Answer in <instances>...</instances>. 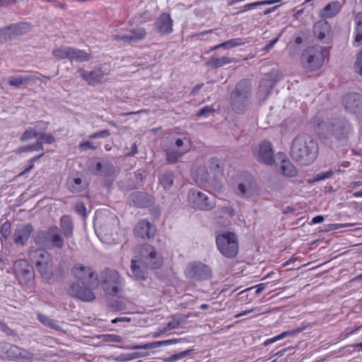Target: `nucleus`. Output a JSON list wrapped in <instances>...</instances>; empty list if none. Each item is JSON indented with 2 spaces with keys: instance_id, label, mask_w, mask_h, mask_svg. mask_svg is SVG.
<instances>
[{
  "instance_id": "69168bd1",
  "label": "nucleus",
  "mask_w": 362,
  "mask_h": 362,
  "mask_svg": "<svg viewBox=\"0 0 362 362\" xmlns=\"http://www.w3.org/2000/svg\"><path fill=\"white\" fill-rule=\"evenodd\" d=\"M126 151L124 152V155L127 156H133L137 153V146L136 143L132 144L131 147V151H127L128 148H125Z\"/></svg>"
},
{
  "instance_id": "423d86ee",
  "label": "nucleus",
  "mask_w": 362,
  "mask_h": 362,
  "mask_svg": "<svg viewBox=\"0 0 362 362\" xmlns=\"http://www.w3.org/2000/svg\"><path fill=\"white\" fill-rule=\"evenodd\" d=\"M35 243L47 249L54 247L62 249L64 244L61 230L56 226L49 227L47 230L37 232Z\"/></svg>"
},
{
  "instance_id": "e2e57ef3",
  "label": "nucleus",
  "mask_w": 362,
  "mask_h": 362,
  "mask_svg": "<svg viewBox=\"0 0 362 362\" xmlns=\"http://www.w3.org/2000/svg\"><path fill=\"white\" fill-rule=\"evenodd\" d=\"M79 146L81 148H82L83 150H87V149L95 150V149H96V146H95L91 142H90L88 141L81 142L79 144Z\"/></svg>"
},
{
  "instance_id": "7ed1b4c3",
  "label": "nucleus",
  "mask_w": 362,
  "mask_h": 362,
  "mask_svg": "<svg viewBox=\"0 0 362 362\" xmlns=\"http://www.w3.org/2000/svg\"><path fill=\"white\" fill-rule=\"evenodd\" d=\"M252 86L247 79L240 81L230 95L231 110L236 114H244L251 105Z\"/></svg>"
},
{
  "instance_id": "f8f14e48",
  "label": "nucleus",
  "mask_w": 362,
  "mask_h": 362,
  "mask_svg": "<svg viewBox=\"0 0 362 362\" xmlns=\"http://www.w3.org/2000/svg\"><path fill=\"white\" fill-rule=\"evenodd\" d=\"M188 199L190 204L194 209L209 211L216 205L214 198L197 189H191L188 194Z\"/></svg>"
},
{
  "instance_id": "393cba45",
  "label": "nucleus",
  "mask_w": 362,
  "mask_h": 362,
  "mask_svg": "<svg viewBox=\"0 0 362 362\" xmlns=\"http://www.w3.org/2000/svg\"><path fill=\"white\" fill-rule=\"evenodd\" d=\"M341 8V4L339 1H334L326 5L320 12V16L322 18H330L337 16Z\"/></svg>"
},
{
  "instance_id": "a19ab883",
  "label": "nucleus",
  "mask_w": 362,
  "mask_h": 362,
  "mask_svg": "<svg viewBox=\"0 0 362 362\" xmlns=\"http://www.w3.org/2000/svg\"><path fill=\"white\" fill-rule=\"evenodd\" d=\"M11 224L9 221L4 223L0 228V241L4 244V241L6 240L11 233Z\"/></svg>"
},
{
  "instance_id": "a211bd4d",
  "label": "nucleus",
  "mask_w": 362,
  "mask_h": 362,
  "mask_svg": "<svg viewBox=\"0 0 362 362\" xmlns=\"http://www.w3.org/2000/svg\"><path fill=\"white\" fill-rule=\"evenodd\" d=\"M343 105L346 110L354 114L362 113V95L349 93L343 98Z\"/></svg>"
},
{
  "instance_id": "4be33fe9",
  "label": "nucleus",
  "mask_w": 362,
  "mask_h": 362,
  "mask_svg": "<svg viewBox=\"0 0 362 362\" xmlns=\"http://www.w3.org/2000/svg\"><path fill=\"white\" fill-rule=\"evenodd\" d=\"M154 25L161 35H169L173 32V20L168 13H162L155 21Z\"/></svg>"
},
{
  "instance_id": "3c124183",
  "label": "nucleus",
  "mask_w": 362,
  "mask_h": 362,
  "mask_svg": "<svg viewBox=\"0 0 362 362\" xmlns=\"http://www.w3.org/2000/svg\"><path fill=\"white\" fill-rule=\"evenodd\" d=\"M38 139H39V141L42 142V144L45 143V144H51L55 141L54 137L51 134H45L40 132Z\"/></svg>"
},
{
  "instance_id": "2eb2a0df",
  "label": "nucleus",
  "mask_w": 362,
  "mask_h": 362,
  "mask_svg": "<svg viewBox=\"0 0 362 362\" xmlns=\"http://www.w3.org/2000/svg\"><path fill=\"white\" fill-rule=\"evenodd\" d=\"M253 154L257 160L266 165H272L274 162L273 147L269 141H262L253 149Z\"/></svg>"
},
{
  "instance_id": "0eeeda50",
  "label": "nucleus",
  "mask_w": 362,
  "mask_h": 362,
  "mask_svg": "<svg viewBox=\"0 0 362 362\" xmlns=\"http://www.w3.org/2000/svg\"><path fill=\"white\" fill-rule=\"evenodd\" d=\"M101 286L105 293L111 296H119L124 279L115 269L105 268L100 274Z\"/></svg>"
},
{
  "instance_id": "13d9d810",
  "label": "nucleus",
  "mask_w": 362,
  "mask_h": 362,
  "mask_svg": "<svg viewBox=\"0 0 362 362\" xmlns=\"http://www.w3.org/2000/svg\"><path fill=\"white\" fill-rule=\"evenodd\" d=\"M354 69L356 72L362 76V51L356 57Z\"/></svg>"
},
{
  "instance_id": "6ab92c4d",
  "label": "nucleus",
  "mask_w": 362,
  "mask_h": 362,
  "mask_svg": "<svg viewBox=\"0 0 362 362\" xmlns=\"http://www.w3.org/2000/svg\"><path fill=\"white\" fill-rule=\"evenodd\" d=\"M34 231V228L30 224H25L15 229L12 239L14 243L18 246H24L27 244L31 234Z\"/></svg>"
},
{
  "instance_id": "79ce46f5",
  "label": "nucleus",
  "mask_w": 362,
  "mask_h": 362,
  "mask_svg": "<svg viewBox=\"0 0 362 362\" xmlns=\"http://www.w3.org/2000/svg\"><path fill=\"white\" fill-rule=\"evenodd\" d=\"M362 14L359 13L356 17V28L355 42L360 43L362 40Z\"/></svg>"
},
{
  "instance_id": "cd10ccee",
  "label": "nucleus",
  "mask_w": 362,
  "mask_h": 362,
  "mask_svg": "<svg viewBox=\"0 0 362 362\" xmlns=\"http://www.w3.org/2000/svg\"><path fill=\"white\" fill-rule=\"evenodd\" d=\"M162 345H169V340H163V341H157L153 342L147 343L145 344H140V345H133V346H122V349H129V350H138V349H144V350H148L151 349H155L157 347H159Z\"/></svg>"
},
{
  "instance_id": "473e14b6",
  "label": "nucleus",
  "mask_w": 362,
  "mask_h": 362,
  "mask_svg": "<svg viewBox=\"0 0 362 362\" xmlns=\"http://www.w3.org/2000/svg\"><path fill=\"white\" fill-rule=\"evenodd\" d=\"M67 186L73 193L80 192L86 188V184L79 177L69 178L67 180Z\"/></svg>"
},
{
  "instance_id": "f257e3e1",
  "label": "nucleus",
  "mask_w": 362,
  "mask_h": 362,
  "mask_svg": "<svg viewBox=\"0 0 362 362\" xmlns=\"http://www.w3.org/2000/svg\"><path fill=\"white\" fill-rule=\"evenodd\" d=\"M315 132L324 139H334L339 141H346L352 131L351 124L344 118H332L325 121L319 116L312 119Z\"/></svg>"
},
{
  "instance_id": "72a5a7b5",
  "label": "nucleus",
  "mask_w": 362,
  "mask_h": 362,
  "mask_svg": "<svg viewBox=\"0 0 362 362\" xmlns=\"http://www.w3.org/2000/svg\"><path fill=\"white\" fill-rule=\"evenodd\" d=\"M208 167L211 173L216 176L221 175L223 173V166L221 160L216 157H212L209 160Z\"/></svg>"
},
{
  "instance_id": "49530a36",
  "label": "nucleus",
  "mask_w": 362,
  "mask_h": 362,
  "mask_svg": "<svg viewBox=\"0 0 362 362\" xmlns=\"http://www.w3.org/2000/svg\"><path fill=\"white\" fill-rule=\"evenodd\" d=\"M11 33V31L9 30L8 26L0 29V45L13 39Z\"/></svg>"
},
{
  "instance_id": "37998d69",
  "label": "nucleus",
  "mask_w": 362,
  "mask_h": 362,
  "mask_svg": "<svg viewBox=\"0 0 362 362\" xmlns=\"http://www.w3.org/2000/svg\"><path fill=\"white\" fill-rule=\"evenodd\" d=\"M160 182L165 189H169L173 184V174L170 172L163 173Z\"/></svg>"
},
{
  "instance_id": "f3484780",
  "label": "nucleus",
  "mask_w": 362,
  "mask_h": 362,
  "mask_svg": "<svg viewBox=\"0 0 362 362\" xmlns=\"http://www.w3.org/2000/svg\"><path fill=\"white\" fill-rule=\"evenodd\" d=\"M67 292L71 297L84 302H90L95 299V295L92 290L83 287L77 282H71Z\"/></svg>"
},
{
  "instance_id": "bf43d9fd",
  "label": "nucleus",
  "mask_w": 362,
  "mask_h": 362,
  "mask_svg": "<svg viewBox=\"0 0 362 362\" xmlns=\"http://www.w3.org/2000/svg\"><path fill=\"white\" fill-rule=\"evenodd\" d=\"M110 134V133L109 130L104 129V130L95 132V133L90 135L89 139H97L99 137L105 138V137L108 136Z\"/></svg>"
},
{
  "instance_id": "603ef678",
  "label": "nucleus",
  "mask_w": 362,
  "mask_h": 362,
  "mask_svg": "<svg viewBox=\"0 0 362 362\" xmlns=\"http://www.w3.org/2000/svg\"><path fill=\"white\" fill-rule=\"evenodd\" d=\"M21 348L17 346H11L7 351L8 357L13 359H18Z\"/></svg>"
},
{
  "instance_id": "4c0bfd02",
  "label": "nucleus",
  "mask_w": 362,
  "mask_h": 362,
  "mask_svg": "<svg viewBox=\"0 0 362 362\" xmlns=\"http://www.w3.org/2000/svg\"><path fill=\"white\" fill-rule=\"evenodd\" d=\"M42 142L40 141H37L36 143L30 144L28 146H23L19 147L16 152L18 153H21L23 152H29V151H37L40 150H43Z\"/></svg>"
},
{
  "instance_id": "9b49d317",
  "label": "nucleus",
  "mask_w": 362,
  "mask_h": 362,
  "mask_svg": "<svg viewBox=\"0 0 362 362\" xmlns=\"http://www.w3.org/2000/svg\"><path fill=\"white\" fill-rule=\"evenodd\" d=\"M71 273L75 279L83 284L98 286V275L91 267L82 264H76L71 269Z\"/></svg>"
},
{
  "instance_id": "338daca9",
  "label": "nucleus",
  "mask_w": 362,
  "mask_h": 362,
  "mask_svg": "<svg viewBox=\"0 0 362 362\" xmlns=\"http://www.w3.org/2000/svg\"><path fill=\"white\" fill-rule=\"evenodd\" d=\"M130 33L124 35H114L113 38L116 40H123L124 42H132V38H130Z\"/></svg>"
},
{
  "instance_id": "58836bf2",
  "label": "nucleus",
  "mask_w": 362,
  "mask_h": 362,
  "mask_svg": "<svg viewBox=\"0 0 362 362\" xmlns=\"http://www.w3.org/2000/svg\"><path fill=\"white\" fill-rule=\"evenodd\" d=\"M132 42H138L144 39L146 35V31L144 28H136L129 32Z\"/></svg>"
},
{
  "instance_id": "aec40b11",
  "label": "nucleus",
  "mask_w": 362,
  "mask_h": 362,
  "mask_svg": "<svg viewBox=\"0 0 362 362\" xmlns=\"http://www.w3.org/2000/svg\"><path fill=\"white\" fill-rule=\"evenodd\" d=\"M156 232V227L146 220L139 221L134 228V235L141 239L153 238Z\"/></svg>"
},
{
  "instance_id": "0e129e2a",
  "label": "nucleus",
  "mask_w": 362,
  "mask_h": 362,
  "mask_svg": "<svg viewBox=\"0 0 362 362\" xmlns=\"http://www.w3.org/2000/svg\"><path fill=\"white\" fill-rule=\"evenodd\" d=\"M179 326H180V321L173 320L169 322L167 324L166 327H165L166 328V329L168 331H170V330L177 328Z\"/></svg>"
},
{
  "instance_id": "dca6fc26",
  "label": "nucleus",
  "mask_w": 362,
  "mask_h": 362,
  "mask_svg": "<svg viewBox=\"0 0 362 362\" xmlns=\"http://www.w3.org/2000/svg\"><path fill=\"white\" fill-rule=\"evenodd\" d=\"M15 274L21 284H27L34 277L33 267L25 259H18L14 262Z\"/></svg>"
},
{
  "instance_id": "774afa93",
  "label": "nucleus",
  "mask_w": 362,
  "mask_h": 362,
  "mask_svg": "<svg viewBox=\"0 0 362 362\" xmlns=\"http://www.w3.org/2000/svg\"><path fill=\"white\" fill-rule=\"evenodd\" d=\"M300 331V329H296V330H293V331L284 332L281 334H280L279 335L276 336V339H277V340L281 339L288 335H290V334H294L296 332H299Z\"/></svg>"
},
{
  "instance_id": "a18cd8bd",
  "label": "nucleus",
  "mask_w": 362,
  "mask_h": 362,
  "mask_svg": "<svg viewBox=\"0 0 362 362\" xmlns=\"http://www.w3.org/2000/svg\"><path fill=\"white\" fill-rule=\"evenodd\" d=\"M39 134H40V132H38L36 129L28 127V129H26V130L22 134L20 139L21 141L24 142L29 139H33L35 137H38Z\"/></svg>"
},
{
  "instance_id": "6e6d98bb",
  "label": "nucleus",
  "mask_w": 362,
  "mask_h": 362,
  "mask_svg": "<svg viewBox=\"0 0 362 362\" xmlns=\"http://www.w3.org/2000/svg\"><path fill=\"white\" fill-rule=\"evenodd\" d=\"M218 208L221 209L223 214H227L230 217L235 215V209L229 203H227L223 206H219Z\"/></svg>"
},
{
  "instance_id": "7c9ffc66",
  "label": "nucleus",
  "mask_w": 362,
  "mask_h": 362,
  "mask_svg": "<svg viewBox=\"0 0 362 362\" xmlns=\"http://www.w3.org/2000/svg\"><path fill=\"white\" fill-rule=\"evenodd\" d=\"M238 194L240 197H250L252 194L253 190V181L252 178L246 180L243 182L238 184Z\"/></svg>"
},
{
  "instance_id": "864d4df0",
  "label": "nucleus",
  "mask_w": 362,
  "mask_h": 362,
  "mask_svg": "<svg viewBox=\"0 0 362 362\" xmlns=\"http://www.w3.org/2000/svg\"><path fill=\"white\" fill-rule=\"evenodd\" d=\"M215 111L212 106H204L197 114V117H207Z\"/></svg>"
},
{
  "instance_id": "9d476101",
  "label": "nucleus",
  "mask_w": 362,
  "mask_h": 362,
  "mask_svg": "<svg viewBox=\"0 0 362 362\" xmlns=\"http://www.w3.org/2000/svg\"><path fill=\"white\" fill-rule=\"evenodd\" d=\"M139 259L144 262L150 269H158L163 264V259L155 247L149 244H144L139 247Z\"/></svg>"
},
{
  "instance_id": "052dcab7",
  "label": "nucleus",
  "mask_w": 362,
  "mask_h": 362,
  "mask_svg": "<svg viewBox=\"0 0 362 362\" xmlns=\"http://www.w3.org/2000/svg\"><path fill=\"white\" fill-rule=\"evenodd\" d=\"M75 210L77 213L79 214L86 216V208L83 203L82 202H77L75 204Z\"/></svg>"
},
{
  "instance_id": "09e8293b",
  "label": "nucleus",
  "mask_w": 362,
  "mask_h": 362,
  "mask_svg": "<svg viewBox=\"0 0 362 362\" xmlns=\"http://www.w3.org/2000/svg\"><path fill=\"white\" fill-rule=\"evenodd\" d=\"M191 351H192V350L189 349V350H186V351L180 352L178 354H173V355L166 358L165 359H164V361L166 362H172V361H177L182 358H184V357L188 356Z\"/></svg>"
},
{
  "instance_id": "680f3d73",
  "label": "nucleus",
  "mask_w": 362,
  "mask_h": 362,
  "mask_svg": "<svg viewBox=\"0 0 362 362\" xmlns=\"http://www.w3.org/2000/svg\"><path fill=\"white\" fill-rule=\"evenodd\" d=\"M44 153H41L40 155L37 156H35V157H33L32 158H30L29 160V163H30V165H29V167H28L27 168L25 169V170L23 172L21 173V175H23V174H25L28 172H30L34 167V162L37 161L40 158H41L42 156H43Z\"/></svg>"
},
{
  "instance_id": "20e7f679",
  "label": "nucleus",
  "mask_w": 362,
  "mask_h": 362,
  "mask_svg": "<svg viewBox=\"0 0 362 362\" xmlns=\"http://www.w3.org/2000/svg\"><path fill=\"white\" fill-rule=\"evenodd\" d=\"M28 257L45 279H49L52 277L53 260L48 252L42 249L31 247L28 252Z\"/></svg>"
},
{
  "instance_id": "c85d7f7f",
  "label": "nucleus",
  "mask_w": 362,
  "mask_h": 362,
  "mask_svg": "<svg viewBox=\"0 0 362 362\" xmlns=\"http://www.w3.org/2000/svg\"><path fill=\"white\" fill-rule=\"evenodd\" d=\"M60 227L66 238L73 235L74 225L72 219L67 215L62 216L60 219Z\"/></svg>"
},
{
  "instance_id": "2f4dec72",
  "label": "nucleus",
  "mask_w": 362,
  "mask_h": 362,
  "mask_svg": "<svg viewBox=\"0 0 362 362\" xmlns=\"http://www.w3.org/2000/svg\"><path fill=\"white\" fill-rule=\"evenodd\" d=\"M231 62L232 59L228 57H216L215 56H212L205 63V65L213 68H219Z\"/></svg>"
},
{
  "instance_id": "c9c22d12",
  "label": "nucleus",
  "mask_w": 362,
  "mask_h": 362,
  "mask_svg": "<svg viewBox=\"0 0 362 362\" xmlns=\"http://www.w3.org/2000/svg\"><path fill=\"white\" fill-rule=\"evenodd\" d=\"M281 170L284 175L289 177H295L297 175L296 168L289 160H282Z\"/></svg>"
},
{
  "instance_id": "1a4fd4ad",
  "label": "nucleus",
  "mask_w": 362,
  "mask_h": 362,
  "mask_svg": "<svg viewBox=\"0 0 362 362\" xmlns=\"http://www.w3.org/2000/svg\"><path fill=\"white\" fill-rule=\"evenodd\" d=\"M52 55L57 60L67 59L71 62L75 61L79 63L88 62L92 59L90 53L69 46H60L54 48L52 50Z\"/></svg>"
},
{
  "instance_id": "c756f323",
  "label": "nucleus",
  "mask_w": 362,
  "mask_h": 362,
  "mask_svg": "<svg viewBox=\"0 0 362 362\" xmlns=\"http://www.w3.org/2000/svg\"><path fill=\"white\" fill-rule=\"evenodd\" d=\"M9 30L11 31L12 37L25 34L31 29V25L29 23H19L16 24H11L8 25Z\"/></svg>"
},
{
  "instance_id": "c03bdc74",
  "label": "nucleus",
  "mask_w": 362,
  "mask_h": 362,
  "mask_svg": "<svg viewBox=\"0 0 362 362\" xmlns=\"http://www.w3.org/2000/svg\"><path fill=\"white\" fill-rule=\"evenodd\" d=\"M97 337L105 342H122L124 341L122 337L114 334H100Z\"/></svg>"
},
{
  "instance_id": "39448f33",
  "label": "nucleus",
  "mask_w": 362,
  "mask_h": 362,
  "mask_svg": "<svg viewBox=\"0 0 362 362\" xmlns=\"http://www.w3.org/2000/svg\"><path fill=\"white\" fill-rule=\"evenodd\" d=\"M326 52L327 49L320 45L307 47L300 56L303 68L310 71L320 69L325 62Z\"/></svg>"
},
{
  "instance_id": "f704fd0d",
  "label": "nucleus",
  "mask_w": 362,
  "mask_h": 362,
  "mask_svg": "<svg viewBox=\"0 0 362 362\" xmlns=\"http://www.w3.org/2000/svg\"><path fill=\"white\" fill-rule=\"evenodd\" d=\"M189 148L185 147L183 150L169 149L166 151L167 160L170 163H177L179 159L188 151Z\"/></svg>"
},
{
  "instance_id": "b1692460",
  "label": "nucleus",
  "mask_w": 362,
  "mask_h": 362,
  "mask_svg": "<svg viewBox=\"0 0 362 362\" xmlns=\"http://www.w3.org/2000/svg\"><path fill=\"white\" fill-rule=\"evenodd\" d=\"M274 85V81L269 76H267L265 78L261 80L257 90V97L260 100H264L268 98Z\"/></svg>"
},
{
  "instance_id": "5fc2aeb1",
  "label": "nucleus",
  "mask_w": 362,
  "mask_h": 362,
  "mask_svg": "<svg viewBox=\"0 0 362 362\" xmlns=\"http://www.w3.org/2000/svg\"><path fill=\"white\" fill-rule=\"evenodd\" d=\"M140 357H144V354H138L137 352L129 353L124 355L120 356L118 359L120 361H129Z\"/></svg>"
},
{
  "instance_id": "ddd939ff",
  "label": "nucleus",
  "mask_w": 362,
  "mask_h": 362,
  "mask_svg": "<svg viewBox=\"0 0 362 362\" xmlns=\"http://www.w3.org/2000/svg\"><path fill=\"white\" fill-rule=\"evenodd\" d=\"M80 76L88 83V85L95 86L104 81V76L110 74V70L105 65L95 67L90 71H86L83 68L78 70Z\"/></svg>"
},
{
  "instance_id": "4468645a",
  "label": "nucleus",
  "mask_w": 362,
  "mask_h": 362,
  "mask_svg": "<svg viewBox=\"0 0 362 362\" xmlns=\"http://www.w3.org/2000/svg\"><path fill=\"white\" fill-rule=\"evenodd\" d=\"M185 274L188 278L195 281L206 280L211 277V269L202 262L189 264L185 270Z\"/></svg>"
},
{
  "instance_id": "a878e982",
  "label": "nucleus",
  "mask_w": 362,
  "mask_h": 362,
  "mask_svg": "<svg viewBox=\"0 0 362 362\" xmlns=\"http://www.w3.org/2000/svg\"><path fill=\"white\" fill-rule=\"evenodd\" d=\"M331 26L326 21H318L314 24L313 33L316 37L320 40H324L330 32Z\"/></svg>"
},
{
  "instance_id": "412c9836",
  "label": "nucleus",
  "mask_w": 362,
  "mask_h": 362,
  "mask_svg": "<svg viewBox=\"0 0 362 362\" xmlns=\"http://www.w3.org/2000/svg\"><path fill=\"white\" fill-rule=\"evenodd\" d=\"M39 80L45 82V80H50L49 76H42V74L38 75H25L20 76H11L8 78V84L16 88H20L23 85L28 84L29 82H35Z\"/></svg>"
},
{
  "instance_id": "6e6552de",
  "label": "nucleus",
  "mask_w": 362,
  "mask_h": 362,
  "mask_svg": "<svg viewBox=\"0 0 362 362\" xmlns=\"http://www.w3.org/2000/svg\"><path fill=\"white\" fill-rule=\"evenodd\" d=\"M216 243L218 251L225 257L232 259L238 255L239 246L235 233L225 232L218 234L216 238Z\"/></svg>"
},
{
  "instance_id": "bb28decb",
  "label": "nucleus",
  "mask_w": 362,
  "mask_h": 362,
  "mask_svg": "<svg viewBox=\"0 0 362 362\" xmlns=\"http://www.w3.org/2000/svg\"><path fill=\"white\" fill-rule=\"evenodd\" d=\"M129 199L136 206L146 207L151 204L152 199L145 193L141 192H135L130 194Z\"/></svg>"
},
{
  "instance_id": "4d7b16f0",
  "label": "nucleus",
  "mask_w": 362,
  "mask_h": 362,
  "mask_svg": "<svg viewBox=\"0 0 362 362\" xmlns=\"http://www.w3.org/2000/svg\"><path fill=\"white\" fill-rule=\"evenodd\" d=\"M334 173L332 170H328L325 173H320L315 175L314 178V182H319L321 180H324L326 179H329L332 177Z\"/></svg>"
},
{
  "instance_id": "ea45409f",
  "label": "nucleus",
  "mask_w": 362,
  "mask_h": 362,
  "mask_svg": "<svg viewBox=\"0 0 362 362\" xmlns=\"http://www.w3.org/2000/svg\"><path fill=\"white\" fill-rule=\"evenodd\" d=\"M37 318L45 325L51 327L54 329H59V326L57 324V321H55L54 320H52L42 314H38Z\"/></svg>"
},
{
  "instance_id": "e433bc0d",
  "label": "nucleus",
  "mask_w": 362,
  "mask_h": 362,
  "mask_svg": "<svg viewBox=\"0 0 362 362\" xmlns=\"http://www.w3.org/2000/svg\"><path fill=\"white\" fill-rule=\"evenodd\" d=\"M244 44V41L241 38H234L229 40H227L223 43H221L218 45H215L213 47L211 50H215L219 49L221 47H223L226 49H229L235 47H238Z\"/></svg>"
},
{
  "instance_id": "f03ea898",
  "label": "nucleus",
  "mask_w": 362,
  "mask_h": 362,
  "mask_svg": "<svg viewBox=\"0 0 362 362\" xmlns=\"http://www.w3.org/2000/svg\"><path fill=\"white\" fill-rule=\"evenodd\" d=\"M318 151L317 141L307 134H300L293 141L291 156L300 165L307 166L315 160Z\"/></svg>"
},
{
  "instance_id": "de8ad7c7",
  "label": "nucleus",
  "mask_w": 362,
  "mask_h": 362,
  "mask_svg": "<svg viewBox=\"0 0 362 362\" xmlns=\"http://www.w3.org/2000/svg\"><path fill=\"white\" fill-rule=\"evenodd\" d=\"M115 173V168L112 163H111L108 160L103 161V168L102 170V173L105 176H110L113 175Z\"/></svg>"
},
{
  "instance_id": "8fccbe9b",
  "label": "nucleus",
  "mask_w": 362,
  "mask_h": 362,
  "mask_svg": "<svg viewBox=\"0 0 362 362\" xmlns=\"http://www.w3.org/2000/svg\"><path fill=\"white\" fill-rule=\"evenodd\" d=\"M18 359L31 362L33 360V354L30 351L21 348Z\"/></svg>"
},
{
  "instance_id": "5701e85b",
  "label": "nucleus",
  "mask_w": 362,
  "mask_h": 362,
  "mask_svg": "<svg viewBox=\"0 0 362 362\" xmlns=\"http://www.w3.org/2000/svg\"><path fill=\"white\" fill-rule=\"evenodd\" d=\"M150 268L137 257H134L131 262V270L137 279H147V270Z\"/></svg>"
}]
</instances>
